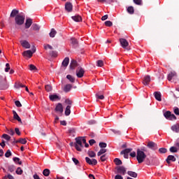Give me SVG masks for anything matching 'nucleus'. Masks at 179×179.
<instances>
[{
  "label": "nucleus",
  "instance_id": "nucleus-1",
  "mask_svg": "<svg viewBox=\"0 0 179 179\" xmlns=\"http://www.w3.org/2000/svg\"><path fill=\"white\" fill-rule=\"evenodd\" d=\"M26 19V17L22 14H19L16 15L15 17V24L16 26H22L24 24V20Z\"/></svg>",
  "mask_w": 179,
  "mask_h": 179
},
{
  "label": "nucleus",
  "instance_id": "nucleus-2",
  "mask_svg": "<svg viewBox=\"0 0 179 179\" xmlns=\"http://www.w3.org/2000/svg\"><path fill=\"white\" fill-rule=\"evenodd\" d=\"M136 159L138 163L141 164L145 162V159H146V154L142 151H139V150H137Z\"/></svg>",
  "mask_w": 179,
  "mask_h": 179
},
{
  "label": "nucleus",
  "instance_id": "nucleus-3",
  "mask_svg": "<svg viewBox=\"0 0 179 179\" xmlns=\"http://www.w3.org/2000/svg\"><path fill=\"white\" fill-rule=\"evenodd\" d=\"M75 140L76 143H74V146L76 150H78V152H82V149H83V144L82 141L80 138H79V137L76 138Z\"/></svg>",
  "mask_w": 179,
  "mask_h": 179
},
{
  "label": "nucleus",
  "instance_id": "nucleus-4",
  "mask_svg": "<svg viewBox=\"0 0 179 179\" xmlns=\"http://www.w3.org/2000/svg\"><path fill=\"white\" fill-rule=\"evenodd\" d=\"M115 174H120V176H125L127 174V168L124 166H120L115 168Z\"/></svg>",
  "mask_w": 179,
  "mask_h": 179
},
{
  "label": "nucleus",
  "instance_id": "nucleus-5",
  "mask_svg": "<svg viewBox=\"0 0 179 179\" xmlns=\"http://www.w3.org/2000/svg\"><path fill=\"white\" fill-rule=\"evenodd\" d=\"M76 76L78 78H83V76L85 75V69L82 68L81 66H78L76 71Z\"/></svg>",
  "mask_w": 179,
  "mask_h": 179
},
{
  "label": "nucleus",
  "instance_id": "nucleus-6",
  "mask_svg": "<svg viewBox=\"0 0 179 179\" xmlns=\"http://www.w3.org/2000/svg\"><path fill=\"white\" fill-rule=\"evenodd\" d=\"M147 148L152 150H157L158 149L157 144L153 141H149L147 144Z\"/></svg>",
  "mask_w": 179,
  "mask_h": 179
},
{
  "label": "nucleus",
  "instance_id": "nucleus-7",
  "mask_svg": "<svg viewBox=\"0 0 179 179\" xmlns=\"http://www.w3.org/2000/svg\"><path fill=\"white\" fill-rule=\"evenodd\" d=\"M85 161L86 163H87V164H90V166H96V164H97V159H91L89 157H85Z\"/></svg>",
  "mask_w": 179,
  "mask_h": 179
},
{
  "label": "nucleus",
  "instance_id": "nucleus-8",
  "mask_svg": "<svg viewBox=\"0 0 179 179\" xmlns=\"http://www.w3.org/2000/svg\"><path fill=\"white\" fill-rule=\"evenodd\" d=\"M8 88V84L5 80H2V78L0 76V90H5Z\"/></svg>",
  "mask_w": 179,
  "mask_h": 179
},
{
  "label": "nucleus",
  "instance_id": "nucleus-9",
  "mask_svg": "<svg viewBox=\"0 0 179 179\" xmlns=\"http://www.w3.org/2000/svg\"><path fill=\"white\" fill-rule=\"evenodd\" d=\"M120 45H122V48H127L128 45H129V43H128V41L125 38H120ZM127 50H129L127 48Z\"/></svg>",
  "mask_w": 179,
  "mask_h": 179
},
{
  "label": "nucleus",
  "instance_id": "nucleus-10",
  "mask_svg": "<svg viewBox=\"0 0 179 179\" xmlns=\"http://www.w3.org/2000/svg\"><path fill=\"white\" fill-rule=\"evenodd\" d=\"M132 152V148H127L120 152V155H123L124 159H128V153Z\"/></svg>",
  "mask_w": 179,
  "mask_h": 179
},
{
  "label": "nucleus",
  "instance_id": "nucleus-11",
  "mask_svg": "<svg viewBox=\"0 0 179 179\" xmlns=\"http://www.w3.org/2000/svg\"><path fill=\"white\" fill-rule=\"evenodd\" d=\"M20 43L22 45V47H23L24 48L29 49L31 47L30 43H29V41H27L26 40L20 41Z\"/></svg>",
  "mask_w": 179,
  "mask_h": 179
},
{
  "label": "nucleus",
  "instance_id": "nucleus-12",
  "mask_svg": "<svg viewBox=\"0 0 179 179\" xmlns=\"http://www.w3.org/2000/svg\"><path fill=\"white\" fill-rule=\"evenodd\" d=\"M73 9V5H72V3L67 2L65 3V10L68 12H72Z\"/></svg>",
  "mask_w": 179,
  "mask_h": 179
},
{
  "label": "nucleus",
  "instance_id": "nucleus-13",
  "mask_svg": "<svg viewBox=\"0 0 179 179\" xmlns=\"http://www.w3.org/2000/svg\"><path fill=\"white\" fill-rule=\"evenodd\" d=\"M150 83V76H145L143 80V84L145 86H148Z\"/></svg>",
  "mask_w": 179,
  "mask_h": 179
},
{
  "label": "nucleus",
  "instance_id": "nucleus-14",
  "mask_svg": "<svg viewBox=\"0 0 179 179\" xmlns=\"http://www.w3.org/2000/svg\"><path fill=\"white\" fill-rule=\"evenodd\" d=\"M55 111H57L58 113H60L61 114H62V113H64V107L62 106V103H57V105L56 106V108H55Z\"/></svg>",
  "mask_w": 179,
  "mask_h": 179
},
{
  "label": "nucleus",
  "instance_id": "nucleus-15",
  "mask_svg": "<svg viewBox=\"0 0 179 179\" xmlns=\"http://www.w3.org/2000/svg\"><path fill=\"white\" fill-rule=\"evenodd\" d=\"M69 66H70V69H72V70L75 69V68H76V66H78V62H76V60H75V59H72L71 61Z\"/></svg>",
  "mask_w": 179,
  "mask_h": 179
},
{
  "label": "nucleus",
  "instance_id": "nucleus-16",
  "mask_svg": "<svg viewBox=\"0 0 179 179\" xmlns=\"http://www.w3.org/2000/svg\"><path fill=\"white\" fill-rule=\"evenodd\" d=\"M33 24V20L31 18L26 20L25 29H30V27Z\"/></svg>",
  "mask_w": 179,
  "mask_h": 179
},
{
  "label": "nucleus",
  "instance_id": "nucleus-17",
  "mask_svg": "<svg viewBox=\"0 0 179 179\" xmlns=\"http://www.w3.org/2000/svg\"><path fill=\"white\" fill-rule=\"evenodd\" d=\"M24 57H28L29 58H31L33 57V52L31 50H25L22 53Z\"/></svg>",
  "mask_w": 179,
  "mask_h": 179
},
{
  "label": "nucleus",
  "instance_id": "nucleus-18",
  "mask_svg": "<svg viewBox=\"0 0 179 179\" xmlns=\"http://www.w3.org/2000/svg\"><path fill=\"white\" fill-rule=\"evenodd\" d=\"M13 114L14 120H16L17 121H18V122H20V124H22V119L20 118V117H19L17 113H16L15 110H13Z\"/></svg>",
  "mask_w": 179,
  "mask_h": 179
},
{
  "label": "nucleus",
  "instance_id": "nucleus-19",
  "mask_svg": "<svg viewBox=\"0 0 179 179\" xmlns=\"http://www.w3.org/2000/svg\"><path fill=\"white\" fill-rule=\"evenodd\" d=\"M14 143H21L22 145H26L27 143V140H26V138H20L19 140L14 141Z\"/></svg>",
  "mask_w": 179,
  "mask_h": 179
},
{
  "label": "nucleus",
  "instance_id": "nucleus-20",
  "mask_svg": "<svg viewBox=\"0 0 179 179\" xmlns=\"http://www.w3.org/2000/svg\"><path fill=\"white\" fill-rule=\"evenodd\" d=\"M176 157L173 155H169L166 159V163L170 164V162H176Z\"/></svg>",
  "mask_w": 179,
  "mask_h": 179
},
{
  "label": "nucleus",
  "instance_id": "nucleus-21",
  "mask_svg": "<svg viewBox=\"0 0 179 179\" xmlns=\"http://www.w3.org/2000/svg\"><path fill=\"white\" fill-rule=\"evenodd\" d=\"M49 99H50V100H51V101H55V100H60L61 99V98H59V96L57 94L50 95Z\"/></svg>",
  "mask_w": 179,
  "mask_h": 179
},
{
  "label": "nucleus",
  "instance_id": "nucleus-22",
  "mask_svg": "<svg viewBox=\"0 0 179 179\" xmlns=\"http://www.w3.org/2000/svg\"><path fill=\"white\" fill-rule=\"evenodd\" d=\"M155 98L157 101H162V94L159 92H155L154 93Z\"/></svg>",
  "mask_w": 179,
  "mask_h": 179
},
{
  "label": "nucleus",
  "instance_id": "nucleus-23",
  "mask_svg": "<svg viewBox=\"0 0 179 179\" xmlns=\"http://www.w3.org/2000/svg\"><path fill=\"white\" fill-rule=\"evenodd\" d=\"M71 19L74 20V22H82V17L79 15H76L71 17Z\"/></svg>",
  "mask_w": 179,
  "mask_h": 179
},
{
  "label": "nucleus",
  "instance_id": "nucleus-24",
  "mask_svg": "<svg viewBox=\"0 0 179 179\" xmlns=\"http://www.w3.org/2000/svg\"><path fill=\"white\" fill-rule=\"evenodd\" d=\"M17 15H19V10L13 9L10 13V17H16Z\"/></svg>",
  "mask_w": 179,
  "mask_h": 179
},
{
  "label": "nucleus",
  "instance_id": "nucleus-25",
  "mask_svg": "<svg viewBox=\"0 0 179 179\" xmlns=\"http://www.w3.org/2000/svg\"><path fill=\"white\" fill-rule=\"evenodd\" d=\"M71 89H72V85L67 84L64 87V92H65V93H68L69 92H71Z\"/></svg>",
  "mask_w": 179,
  "mask_h": 179
},
{
  "label": "nucleus",
  "instance_id": "nucleus-26",
  "mask_svg": "<svg viewBox=\"0 0 179 179\" xmlns=\"http://www.w3.org/2000/svg\"><path fill=\"white\" fill-rule=\"evenodd\" d=\"M174 76H177V73H176V71H171L169 74H168V80L170 82L171 79L174 78Z\"/></svg>",
  "mask_w": 179,
  "mask_h": 179
},
{
  "label": "nucleus",
  "instance_id": "nucleus-27",
  "mask_svg": "<svg viewBox=\"0 0 179 179\" xmlns=\"http://www.w3.org/2000/svg\"><path fill=\"white\" fill-rule=\"evenodd\" d=\"M62 65L63 66H64L65 68H66V66H68V65H69V57H66V58L63 60V62H62Z\"/></svg>",
  "mask_w": 179,
  "mask_h": 179
},
{
  "label": "nucleus",
  "instance_id": "nucleus-28",
  "mask_svg": "<svg viewBox=\"0 0 179 179\" xmlns=\"http://www.w3.org/2000/svg\"><path fill=\"white\" fill-rule=\"evenodd\" d=\"M127 174L130 177H133V178H136V177H138V173H136V172L134 171H127Z\"/></svg>",
  "mask_w": 179,
  "mask_h": 179
},
{
  "label": "nucleus",
  "instance_id": "nucleus-29",
  "mask_svg": "<svg viewBox=\"0 0 179 179\" xmlns=\"http://www.w3.org/2000/svg\"><path fill=\"white\" fill-rule=\"evenodd\" d=\"M71 44H73L74 47H78V45H79V42H78V39L75 38H71Z\"/></svg>",
  "mask_w": 179,
  "mask_h": 179
},
{
  "label": "nucleus",
  "instance_id": "nucleus-30",
  "mask_svg": "<svg viewBox=\"0 0 179 179\" xmlns=\"http://www.w3.org/2000/svg\"><path fill=\"white\" fill-rule=\"evenodd\" d=\"M127 12L129 13V15H134L135 13V9L134 8V6H130L127 8Z\"/></svg>",
  "mask_w": 179,
  "mask_h": 179
},
{
  "label": "nucleus",
  "instance_id": "nucleus-31",
  "mask_svg": "<svg viewBox=\"0 0 179 179\" xmlns=\"http://www.w3.org/2000/svg\"><path fill=\"white\" fill-rule=\"evenodd\" d=\"M65 115L68 117V115H71V106H67L64 112Z\"/></svg>",
  "mask_w": 179,
  "mask_h": 179
},
{
  "label": "nucleus",
  "instance_id": "nucleus-32",
  "mask_svg": "<svg viewBox=\"0 0 179 179\" xmlns=\"http://www.w3.org/2000/svg\"><path fill=\"white\" fill-rule=\"evenodd\" d=\"M31 29L35 31H38L40 30V27L37 24H33L31 26Z\"/></svg>",
  "mask_w": 179,
  "mask_h": 179
},
{
  "label": "nucleus",
  "instance_id": "nucleus-33",
  "mask_svg": "<svg viewBox=\"0 0 179 179\" xmlns=\"http://www.w3.org/2000/svg\"><path fill=\"white\" fill-rule=\"evenodd\" d=\"M56 34H57V31H55V29H52L50 33L49 34V36L52 38H54V37H55Z\"/></svg>",
  "mask_w": 179,
  "mask_h": 179
},
{
  "label": "nucleus",
  "instance_id": "nucleus-34",
  "mask_svg": "<svg viewBox=\"0 0 179 179\" xmlns=\"http://www.w3.org/2000/svg\"><path fill=\"white\" fill-rule=\"evenodd\" d=\"M15 87V89H20V87H26V85L22 84L21 83H16Z\"/></svg>",
  "mask_w": 179,
  "mask_h": 179
},
{
  "label": "nucleus",
  "instance_id": "nucleus-35",
  "mask_svg": "<svg viewBox=\"0 0 179 179\" xmlns=\"http://www.w3.org/2000/svg\"><path fill=\"white\" fill-rule=\"evenodd\" d=\"M114 163L116 164V166H121V164H122V161L118 158H115L114 159Z\"/></svg>",
  "mask_w": 179,
  "mask_h": 179
},
{
  "label": "nucleus",
  "instance_id": "nucleus-36",
  "mask_svg": "<svg viewBox=\"0 0 179 179\" xmlns=\"http://www.w3.org/2000/svg\"><path fill=\"white\" fill-rule=\"evenodd\" d=\"M171 129L173 131V132H176L178 134L179 132V126L173 125L171 127Z\"/></svg>",
  "mask_w": 179,
  "mask_h": 179
},
{
  "label": "nucleus",
  "instance_id": "nucleus-37",
  "mask_svg": "<svg viewBox=\"0 0 179 179\" xmlns=\"http://www.w3.org/2000/svg\"><path fill=\"white\" fill-rule=\"evenodd\" d=\"M1 138H3V139H5L6 141H7L8 142H9V141H10V136L6 134H3L1 136Z\"/></svg>",
  "mask_w": 179,
  "mask_h": 179
},
{
  "label": "nucleus",
  "instance_id": "nucleus-38",
  "mask_svg": "<svg viewBox=\"0 0 179 179\" xmlns=\"http://www.w3.org/2000/svg\"><path fill=\"white\" fill-rule=\"evenodd\" d=\"M66 79H68L71 83H75V78L71 75L66 76Z\"/></svg>",
  "mask_w": 179,
  "mask_h": 179
},
{
  "label": "nucleus",
  "instance_id": "nucleus-39",
  "mask_svg": "<svg viewBox=\"0 0 179 179\" xmlns=\"http://www.w3.org/2000/svg\"><path fill=\"white\" fill-rule=\"evenodd\" d=\"M15 169H16L15 165H9L8 166V170L10 171V173H13V171H15Z\"/></svg>",
  "mask_w": 179,
  "mask_h": 179
},
{
  "label": "nucleus",
  "instance_id": "nucleus-40",
  "mask_svg": "<svg viewBox=\"0 0 179 179\" xmlns=\"http://www.w3.org/2000/svg\"><path fill=\"white\" fill-rule=\"evenodd\" d=\"M15 173L18 176H22V174H23V170L22 169V168L18 167V168H17V170L15 171Z\"/></svg>",
  "mask_w": 179,
  "mask_h": 179
},
{
  "label": "nucleus",
  "instance_id": "nucleus-41",
  "mask_svg": "<svg viewBox=\"0 0 179 179\" xmlns=\"http://www.w3.org/2000/svg\"><path fill=\"white\" fill-rule=\"evenodd\" d=\"M43 176H45V177H48V176H50V169H44L43 171Z\"/></svg>",
  "mask_w": 179,
  "mask_h": 179
},
{
  "label": "nucleus",
  "instance_id": "nucleus-42",
  "mask_svg": "<svg viewBox=\"0 0 179 179\" xmlns=\"http://www.w3.org/2000/svg\"><path fill=\"white\" fill-rule=\"evenodd\" d=\"M13 160L15 163H17L20 165L22 164V161H20V158L19 157H15L13 158Z\"/></svg>",
  "mask_w": 179,
  "mask_h": 179
},
{
  "label": "nucleus",
  "instance_id": "nucleus-43",
  "mask_svg": "<svg viewBox=\"0 0 179 179\" xmlns=\"http://www.w3.org/2000/svg\"><path fill=\"white\" fill-rule=\"evenodd\" d=\"M106 152H107V150L105 148H102L97 153V156H101V155H104V153H106Z\"/></svg>",
  "mask_w": 179,
  "mask_h": 179
},
{
  "label": "nucleus",
  "instance_id": "nucleus-44",
  "mask_svg": "<svg viewBox=\"0 0 179 179\" xmlns=\"http://www.w3.org/2000/svg\"><path fill=\"white\" fill-rule=\"evenodd\" d=\"M171 115V112L170 111H166L164 113V116L165 117V118H166V120H169Z\"/></svg>",
  "mask_w": 179,
  "mask_h": 179
},
{
  "label": "nucleus",
  "instance_id": "nucleus-45",
  "mask_svg": "<svg viewBox=\"0 0 179 179\" xmlns=\"http://www.w3.org/2000/svg\"><path fill=\"white\" fill-rule=\"evenodd\" d=\"M96 99L99 100H104V95H100V92H98L95 94Z\"/></svg>",
  "mask_w": 179,
  "mask_h": 179
},
{
  "label": "nucleus",
  "instance_id": "nucleus-46",
  "mask_svg": "<svg viewBox=\"0 0 179 179\" xmlns=\"http://www.w3.org/2000/svg\"><path fill=\"white\" fill-rule=\"evenodd\" d=\"M45 89L46 92H52V87L50 85H45Z\"/></svg>",
  "mask_w": 179,
  "mask_h": 179
},
{
  "label": "nucleus",
  "instance_id": "nucleus-47",
  "mask_svg": "<svg viewBox=\"0 0 179 179\" xmlns=\"http://www.w3.org/2000/svg\"><path fill=\"white\" fill-rule=\"evenodd\" d=\"M98 2H101V3H104L106 2L107 3H111V2H114V0H97Z\"/></svg>",
  "mask_w": 179,
  "mask_h": 179
},
{
  "label": "nucleus",
  "instance_id": "nucleus-48",
  "mask_svg": "<svg viewBox=\"0 0 179 179\" xmlns=\"http://www.w3.org/2000/svg\"><path fill=\"white\" fill-rule=\"evenodd\" d=\"M6 132L8 134V135H11V136H13V135H15V131H13V129H7Z\"/></svg>",
  "mask_w": 179,
  "mask_h": 179
},
{
  "label": "nucleus",
  "instance_id": "nucleus-49",
  "mask_svg": "<svg viewBox=\"0 0 179 179\" xmlns=\"http://www.w3.org/2000/svg\"><path fill=\"white\" fill-rule=\"evenodd\" d=\"M169 150L170 152H171V153H177V152H178V150H177V148L176 147H171Z\"/></svg>",
  "mask_w": 179,
  "mask_h": 179
},
{
  "label": "nucleus",
  "instance_id": "nucleus-50",
  "mask_svg": "<svg viewBox=\"0 0 179 179\" xmlns=\"http://www.w3.org/2000/svg\"><path fill=\"white\" fill-rule=\"evenodd\" d=\"M10 156H12V152L10 150H8L5 153V157H10Z\"/></svg>",
  "mask_w": 179,
  "mask_h": 179
},
{
  "label": "nucleus",
  "instance_id": "nucleus-51",
  "mask_svg": "<svg viewBox=\"0 0 179 179\" xmlns=\"http://www.w3.org/2000/svg\"><path fill=\"white\" fill-rule=\"evenodd\" d=\"M159 153H167V150L165 148H161L159 149Z\"/></svg>",
  "mask_w": 179,
  "mask_h": 179
},
{
  "label": "nucleus",
  "instance_id": "nucleus-52",
  "mask_svg": "<svg viewBox=\"0 0 179 179\" xmlns=\"http://www.w3.org/2000/svg\"><path fill=\"white\" fill-rule=\"evenodd\" d=\"M88 155L90 157H96V153L94 151H89Z\"/></svg>",
  "mask_w": 179,
  "mask_h": 179
},
{
  "label": "nucleus",
  "instance_id": "nucleus-53",
  "mask_svg": "<svg viewBox=\"0 0 179 179\" xmlns=\"http://www.w3.org/2000/svg\"><path fill=\"white\" fill-rule=\"evenodd\" d=\"M105 25L107 27H111V26H113V22L111 21H106L105 22Z\"/></svg>",
  "mask_w": 179,
  "mask_h": 179
},
{
  "label": "nucleus",
  "instance_id": "nucleus-54",
  "mask_svg": "<svg viewBox=\"0 0 179 179\" xmlns=\"http://www.w3.org/2000/svg\"><path fill=\"white\" fill-rule=\"evenodd\" d=\"M96 64H97V66H100V67H101V66H103V65H104L103 60H98L96 62Z\"/></svg>",
  "mask_w": 179,
  "mask_h": 179
},
{
  "label": "nucleus",
  "instance_id": "nucleus-55",
  "mask_svg": "<svg viewBox=\"0 0 179 179\" xmlns=\"http://www.w3.org/2000/svg\"><path fill=\"white\" fill-rule=\"evenodd\" d=\"M169 120H170L171 121H173V120H177V117H176V115L171 113Z\"/></svg>",
  "mask_w": 179,
  "mask_h": 179
},
{
  "label": "nucleus",
  "instance_id": "nucleus-56",
  "mask_svg": "<svg viewBox=\"0 0 179 179\" xmlns=\"http://www.w3.org/2000/svg\"><path fill=\"white\" fill-rule=\"evenodd\" d=\"M133 2L136 4V5H142V0H133Z\"/></svg>",
  "mask_w": 179,
  "mask_h": 179
},
{
  "label": "nucleus",
  "instance_id": "nucleus-57",
  "mask_svg": "<svg viewBox=\"0 0 179 179\" xmlns=\"http://www.w3.org/2000/svg\"><path fill=\"white\" fill-rule=\"evenodd\" d=\"M137 150H139L140 152H143L145 153V152H148V148L145 147H141V148H138Z\"/></svg>",
  "mask_w": 179,
  "mask_h": 179
},
{
  "label": "nucleus",
  "instance_id": "nucleus-58",
  "mask_svg": "<svg viewBox=\"0 0 179 179\" xmlns=\"http://www.w3.org/2000/svg\"><path fill=\"white\" fill-rule=\"evenodd\" d=\"M173 111H174V114H176V115H179V108L178 107H174Z\"/></svg>",
  "mask_w": 179,
  "mask_h": 179
},
{
  "label": "nucleus",
  "instance_id": "nucleus-59",
  "mask_svg": "<svg viewBox=\"0 0 179 179\" xmlns=\"http://www.w3.org/2000/svg\"><path fill=\"white\" fill-rule=\"evenodd\" d=\"M57 51H50V57H57Z\"/></svg>",
  "mask_w": 179,
  "mask_h": 179
},
{
  "label": "nucleus",
  "instance_id": "nucleus-60",
  "mask_svg": "<svg viewBox=\"0 0 179 179\" xmlns=\"http://www.w3.org/2000/svg\"><path fill=\"white\" fill-rule=\"evenodd\" d=\"M99 148H107V143L101 142L99 143Z\"/></svg>",
  "mask_w": 179,
  "mask_h": 179
},
{
  "label": "nucleus",
  "instance_id": "nucleus-61",
  "mask_svg": "<svg viewBox=\"0 0 179 179\" xmlns=\"http://www.w3.org/2000/svg\"><path fill=\"white\" fill-rule=\"evenodd\" d=\"M29 69L31 71H37V67H36V66H34V64H30Z\"/></svg>",
  "mask_w": 179,
  "mask_h": 179
},
{
  "label": "nucleus",
  "instance_id": "nucleus-62",
  "mask_svg": "<svg viewBox=\"0 0 179 179\" xmlns=\"http://www.w3.org/2000/svg\"><path fill=\"white\" fill-rule=\"evenodd\" d=\"M100 160L102 162H106L107 160V156L106 155L101 156Z\"/></svg>",
  "mask_w": 179,
  "mask_h": 179
},
{
  "label": "nucleus",
  "instance_id": "nucleus-63",
  "mask_svg": "<svg viewBox=\"0 0 179 179\" xmlns=\"http://www.w3.org/2000/svg\"><path fill=\"white\" fill-rule=\"evenodd\" d=\"M65 103L66 104H68V106H72V101H71L70 99H66Z\"/></svg>",
  "mask_w": 179,
  "mask_h": 179
},
{
  "label": "nucleus",
  "instance_id": "nucleus-64",
  "mask_svg": "<svg viewBox=\"0 0 179 179\" xmlns=\"http://www.w3.org/2000/svg\"><path fill=\"white\" fill-rule=\"evenodd\" d=\"M115 179H124V178L121 175L117 173V175L115 176Z\"/></svg>",
  "mask_w": 179,
  "mask_h": 179
}]
</instances>
